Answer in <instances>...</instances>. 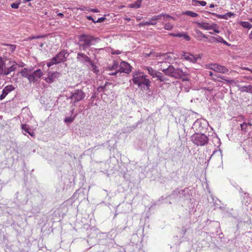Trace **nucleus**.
<instances>
[{
  "label": "nucleus",
  "instance_id": "1",
  "mask_svg": "<svg viewBox=\"0 0 252 252\" xmlns=\"http://www.w3.org/2000/svg\"><path fill=\"white\" fill-rule=\"evenodd\" d=\"M147 77V76L142 72L135 71L133 73L132 81L141 89H144L145 87H146L147 90H148L151 82Z\"/></svg>",
  "mask_w": 252,
  "mask_h": 252
},
{
  "label": "nucleus",
  "instance_id": "2",
  "mask_svg": "<svg viewBox=\"0 0 252 252\" xmlns=\"http://www.w3.org/2000/svg\"><path fill=\"white\" fill-rule=\"evenodd\" d=\"M100 40L98 38H95L90 35L82 34L79 39V46L80 49L86 50L92 45L94 44Z\"/></svg>",
  "mask_w": 252,
  "mask_h": 252
},
{
  "label": "nucleus",
  "instance_id": "3",
  "mask_svg": "<svg viewBox=\"0 0 252 252\" xmlns=\"http://www.w3.org/2000/svg\"><path fill=\"white\" fill-rule=\"evenodd\" d=\"M163 72L165 75L173 77L175 79L182 78V76L186 75L185 72H184L180 68H175L173 66L169 65L166 69H163Z\"/></svg>",
  "mask_w": 252,
  "mask_h": 252
},
{
  "label": "nucleus",
  "instance_id": "4",
  "mask_svg": "<svg viewBox=\"0 0 252 252\" xmlns=\"http://www.w3.org/2000/svg\"><path fill=\"white\" fill-rule=\"evenodd\" d=\"M68 56L69 54L68 52L64 50L62 51L57 54L54 57L52 58L47 63V65L48 67H50L54 64H56L64 62Z\"/></svg>",
  "mask_w": 252,
  "mask_h": 252
},
{
  "label": "nucleus",
  "instance_id": "5",
  "mask_svg": "<svg viewBox=\"0 0 252 252\" xmlns=\"http://www.w3.org/2000/svg\"><path fill=\"white\" fill-rule=\"evenodd\" d=\"M192 142L197 146H202L208 142V137L204 134L195 133L191 137Z\"/></svg>",
  "mask_w": 252,
  "mask_h": 252
},
{
  "label": "nucleus",
  "instance_id": "6",
  "mask_svg": "<svg viewBox=\"0 0 252 252\" xmlns=\"http://www.w3.org/2000/svg\"><path fill=\"white\" fill-rule=\"evenodd\" d=\"M85 96V93L82 90L78 89L72 92L68 99H70L71 103L75 105V103L81 101Z\"/></svg>",
  "mask_w": 252,
  "mask_h": 252
},
{
  "label": "nucleus",
  "instance_id": "7",
  "mask_svg": "<svg viewBox=\"0 0 252 252\" xmlns=\"http://www.w3.org/2000/svg\"><path fill=\"white\" fill-rule=\"evenodd\" d=\"M182 57L186 61L190 62L192 63H196L198 59H201L200 55H193L189 53L186 52H183Z\"/></svg>",
  "mask_w": 252,
  "mask_h": 252
},
{
  "label": "nucleus",
  "instance_id": "8",
  "mask_svg": "<svg viewBox=\"0 0 252 252\" xmlns=\"http://www.w3.org/2000/svg\"><path fill=\"white\" fill-rule=\"evenodd\" d=\"M8 63L10 66L7 68L4 67V76L9 75L12 72L15 71L17 69L18 64L14 60H10Z\"/></svg>",
  "mask_w": 252,
  "mask_h": 252
},
{
  "label": "nucleus",
  "instance_id": "9",
  "mask_svg": "<svg viewBox=\"0 0 252 252\" xmlns=\"http://www.w3.org/2000/svg\"><path fill=\"white\" fill-rule=\"evenodd\" d=\"M209 68L221 73H226L228 71V69L225 66L217 63L210 64Z\"/></svg>",
  "mask_w": 252,
  "mask_h": 252
},
{
  "label": "nucleus",
  "instance_id": "10",
  "mask_svg": "<svg viewBox=\"0 0 252 252\" xmlns=\"http://www.w3.org/2000/svg\"><path fill=\"white\" fill-rule=\"evenodd\" d=\"M1 50H5V52L3 54H5V57L7 55H10L16 49V45L14 44H1Z\"/></svg>",
  "mask_w": 252,
  "mask_h": 252
},
{
  "label": "nucleus",
  "instance_id": "11",
  "mask_svg": "<svg viewBox=\"0 0 252 252\" xmlns=\"http://www.w3.org/2000/svg\"><path fill=\"white\" fill-rule=\"evenodd\" d=\"M205 127V122L201 120H197L193 123L192 128L194 131L201 132L204 130Z\"/></svg>",
  "mask_w": 252,
  "mask_h": 252
},
{
  "label": "nucleus",
  "instance_id": "12",
  "mask_svg": "<svg viewBox=\"0 0 252 252\" xmlns=\"http://www.w3.org/2000/svg\"><path fill=\"white\" fill-rule=\"evenodd\" d=\"M43 73L40 69H37L33 73L30 74V76L28 77V80L30 82H35L37 81L42 75Z\"/></svg>",
  "mask_w": 252,
  "mask_h": 252
},
{
  "label": "nucleus",
  "instance_id": "13",
  "mask_svg": "<svg viewBox=\"0 0 252 252\" xmlns=\"http://www.w3.org/2000/svg\"><path fill=\"white\" fill-rule=\"evenodd\" d=\"M60 76V73L58 72H49L48 77L45 78V81L48 83H51L55 81Z\"/></svg>",
  "mask_w": 252,
  "mask_h": 252
},
{
  "label": "nucleus",
  "instance_id": "14",
  "mask_svg": "<svg viewBox=\"0 0 252 252\" xmlns=\"http://www.w3.org/2000/svg\"><path fill=\"white\" fill-rule=\"evenodd\" d=\"M77 60L78 62L83 63H88L89 64L92 61L91 59L87 56L86 54L78 52L77 53Z\"/></svg>",
  "mask_w": 252,
  "mask_h": 252
},
{
  "label": "nucleus",
  "instance_id": "15",
  "mask_svg": "<svg viewBox=\"0 0 252 252\" xmlns=\"http://www.w3.org/2000/svg\"><path fill=\"white\" fill-rule=\"evenodd\" d=\"M131 67L129 64L125 62H122L120 64L119 71L128 73L131 71Z\"/></svg>",
  "mask_w": 252,
  "mask_h": 252
},
{
  "label": "nucleus",
  "instance_id": "16",
  "mask_svg": "<svg viewBox=\"0 0 252 252\" xmlns=\"http://www.w3.org/2000/svg\"><path fill=\"white\" fill-rule=\"evenodd\" d=\"M15 89V87L11 85H7L2 90V92L0 96V99L2 100L5 98V97L11 91H13Z\"/></svg>",
  "mask_w": 252,
  "mask_h": 252
},
{
  "label": "nucleus",
  "instance_id": "17",
  "mask_svg": "<svg viewBox=\"0 0 252 252\" xmlns=\"http://www.w3.org/2000/svg\"><path fill=\"white\" fill-rule=\"evenodd\" d=\"M166 75L163 74V73L158 71L157 75L155 76V78H156V80L160 82H162L164 84L167 83V82L169 81V79L167 78L165 76Z\"/></svg>",
  "mask_w": 252,
  "mask_h": 252
},
{
  "label": "nucleus",
  "instance_id": "18",
  "mask_svg": "<svg viewBox=\"0 0 252 252\" xmlns=\"http://www.w3.org/2000/svg\"><path fill=\"white\" fill-rule=\"evenodd\" d=\"M30 69L27 68H24L16 74H13V75H12V77L14 78L15 76L17 77L18 76L19 74H20L22 75V76L25 78H27V79H28V77L30 76Z\"/></svg>",
  "mask_w": 252,
  "mask_h": 252
},
{
  "label": "nucleus",
  "instance_id": "19",
  "mask_svg": "<svg viewBox=\"0 0 252 252\" xmlns=\"http://www.w3.org/2000/svg\"><path fill=\"white\" fill-rule=\"evenodd\" d=\"M197 25L200 28L205 30H211L214 29V23L210 24L206 22L197 23Z\"/></svg>",
  "mask_w": 252,
  "mask_h": 252
},
{
  "label": "nucleus",
  "instance_id": "20",
  "mask_svg": "<svg viewBox=\"0 0 252 252\" xmlns=\"http://www.w3.org/2000/svg\"><path fill=\"white\" fill-rule=\"evenodd\" d=\"M21 123H25V124H21V127L22 130V133L26 135L30 131V126L26 124L27 122L25 121L24 119L22 120Z\"/></svg>",
  "mask_w": 252,
  "mask_h": 252
},
{
  "label": "nucleus",
  "instance_id": "21",
  "mask_svg": "<svg viewBox=\"0 0 252 252\" xmlns=\"http://www.w3.org/2000/svg\"><path fill=\"white\" fill-rule=\"evenodd\" d=\"M170 35L173 37H183L185 40L187 41H189L190 40V37L185 32L178 33H171L170 34Z\"/></svg>",
  "mask_w": 252,
  "mask_h": 252
},
{
  "label": "nucleus",
  "instance_id": "22",
  "mask_svg": "<svg viewBox=\"0 0 252 252\" xmlns=\"http://www.w3.org/2000/svg\"><path fill=\"white\" fill-rule=\"evenodd\" d=\"M145 70H146L148 73L152 76L153 78H155V76L157 75L158 72V71L154 69L152 67L150 66H145L144 67Z\"/></svg>",
  "mask_w": 252,
  "mask_h": 252
},
{
  "label": "nucleus",
  "instance_id": "23",
  "mask_svg": "<svg viewBox=\"0 0 252 252\" xmlns=\"http://www.w3.org/2000/svg\"><path fill=\"white\" fill-rule=\"evenodd\" d=\"M169 63L167 62H158V64L159 66V69L163 72V69H166Z\"/></svg>",
  "mask_w": 252,
  "mask_h": 252
},
{
  "label": "nucleus",
  "instance_id": "24",
  "mask_svg": "<svg viewBox=\"0 0 252 252\" xmlns=\"http://www.w3.org/2000/svg\"><path fill=\"white\" fill-rule=\"evenodd\" d=\"M211 38L213 39H214L215 41H216L218 42L223 43H224L225 45H228V42H227L226 41H225L223 39L222 37H221V36H220L219 35H217V36H213V37H211Z\"/></svg>",
  "mask_w": 252,
  "mask_h": 252
},
{
  "label": "nucleus",
  "instance_id": "25",
  "mask_svg": "<svg viewBox=\"0 0 252 252\" xmlns=\"http://www.w3.org/2000/svg\"><path fill=\"white\" fill-rule=\"evenodd\" d=\"M76 116L77 114L74 115H71L70 117H65L64 119V122L67 124L71 123L74 121Z\"/></svg>",
  "mask_w": 252,
  "mask_h": 252
},
{
  "label": "nucleus",
  "instance_id": "26",
  "mask_svg": "<svg viewBox=\"0 0 252 252\" xmlns=\"http://www.w3.org/2000/svg\"><path fill=\"white\" fill-rule=\"evenodd\" d=\"M4 63L2 58L0 56V76H4Z\"/></svg>",
  "mask_w": 252,
  "mask_h": 252
},
{
  "label": "nucleus",
  "instance_id": "27",
  "mask_svg": "<svg viewBox=\"0 0 252 252\" xmlns=\"http://www.w3.org/2000/svg\"><path fill=\"white\" fill-rule=\"evenodd\" d=\"M182 15H186L193 18L196 17L198 15L197 13L192 12L191 11H184L182 12Z\"/></svg>",
  "mask_w": 252,
  "mask_h": 252
},
{
  "label": "nucleus",
  "instance_id": "28",
  "mask_svg": "<svg viewBox=\"0 0 252 252\" xmlns=\"http://www.w3.org/2000/svg\"><path fill=\"white\" fill-rule=\"evenodd\" d=\"M241 26H242L243 28H247L248 29H250L252 28V25L251 24L248 22H244L242 21L240 23Z\"/></svg>",
  "mask_w": 252,
  "mask_h": 252
},
{
  "label": "nucleus",
  "instance_id": "29",
  "mask_svg": "<svg viewBox=\"0 0 252 252\" xmlns=\"http://www.w3.org/2000/svg\"><path fill=\"white\" fill-rule=\"evenodd\" d=\"M192 4L194 5H197L198 4L201 5V6H204L206 5V2L205 1H201L198 0H192Z\"/></svg>",
  "mask_w": 252,
  "mask_h": 252
},
{
  "label": "nucleus",
  "instance_id": "30",
  "mask_svg": "<svg viewBox=\"0 0 252 252\" xmlns=\"http://www.w3.org/2000/svg\"><path fill=\"white\" fill-rule=\"evenodd\" d=\"M242 91L252 94V86L249 85L243 87L242 88Z\"/></svg>",
  "mask_w": 252,
  "mask_h": 252
},
{
  "label": "nucleus",
  "instance_id": "31",
  "mask_svg": "<svg viewBox=\"0 0 252 252\" xmlns=\"http://www.w3.org/2000/svg\"><path fill=\"white\" fill-rule=\"evenodd\" d=\"M161 17H163V20L165 21H168L170 19L175 20L174 17L165 13H161Z\"/></svg>",
  "mask_w": 252,
  "mask_h": 252
},
{
  "label": "nucleus",
  "instance_id": "32",
  "mask_svg": "<svg viewBox=\"0 0 252 252\" xmlns=\"http://www.w3.org/2000/svg\"><path fill=\"white\" fill-rule=\"evenodd\" d=\"M118 67H119L118 63L116 61H114L113 63V65L111 66H109L108 67V69L110 70H118L119 69Z\"/></svg>",
  "mask_w": 252,
  "mask_h": 252
},
{
  "label": "nucleus",
  "instance_id": "33",
  "mask_svg": "<svg viewBox=\"0 0 252 252\" xmlns=\"http://www.w3.org/2000/svg\"><path fill=\"white\" fill-rule=\"evenodd\" d=\"M215 78L217 79V78H220L222 80H223L226 81L228 83H232L233 80L227 79L225 76H221L219 74H215Z\"/></svg>",
  "mask_w": 252,
  "mask_h": 252
},
{
  "label": "nucleus",
  "instance_id": "34",
  "mask_svg": "<svg viewBox=\"0 0 252 252\" xmlns=\"http://www.w3.org/2000/svg\"><path fill=\"white\" fill-rule=\"evenodd\" d=\"M89 64L91 66L92 71L94 73L97 74L99 71L98 67L94 64L92 61L89 63Z\"/></svg>",
  "mask_w": 252,
  "mask_h": 252
},
{
  "label": "nucleus",
  "instance_id": "35",
  "mask_svg": "<svg viewBox=\"0 0 252 252\" xmlns=\"http://www.w3.org/2000/svg\"><path fill=\"white\" fill-rule=\"evenodd\" d=\"M141 6L140 1H136L133 3L129 4V7L132 8H138Z\"/></svg>",
  "mask_w": 252,
  "mask_h": 252
},
{
  "label": "nucleus",
  "instance_id": "36",
  "mask_svg": "<svg viewBox=\"0 0 252 252\" xmlns=\"http://www.w3.org/2000/svg\"><path fill=\"white\" fill-rule=\"evenodd\" d=\"M173 28V25H171L169 23H165L164 25V29L166 30L171 31Z\"/></svg>",
  "mask_w": 252,
  "mask_h": 252
},
{
  "label": "nucleus",
  "instance_id": "37",
  "mask_svg": "<svg viewBox=\"0 0 252 252\" xmlns=\"http://www.w3.org/2000/svg\"><path fill=\"white\" fill-rule=\"evenodd\" d=\"M82 10H87L88 11H91L95 13H98L99 12V10L97 8H88L87 7H84L81 9Z\"/></svg>",
  "mask_w": 252,
  "mask_h": 252
},
{
  "label": "nucleus",
  "instance_id": "38",
  "mask_svg": "<svg viewBox=\"0 0 252 252\" xmlns=\"http://www.w3.org/2000/svg\"><path fill=\"white\" fill-rule=\"evenodd\" d=\"M241 126V130L244 132H247L248 131V129H247V124L246 123H243L242 124H241L240 125Z\"/></svg>",
  "mask_w": 252,
  "mask_h": 252
},
{
  "label": "nucleus",
  "instance_id": "39",
  "mask_svg": "<svg viewBox=\"0 0 252 252\" xmlns=\"http://www.w3.org/2000/svg\"><path fill=\"white\" fill-rule=\"evenodd\" d=\"M157 23L156 22H152V20H151V21H147L145 23H140V25H156Z\"/></svg>",
  "mask_w": 252,
  "mask_h": 252
},
{
  "label": "nucleus",
  "instance_id": "40",
  "mask_svg": "<svg viewBox=\"0 0 252 252\" xmlns=\"http://www.w3.org/2000/svg\"><path fill=\"white\" fill-rule=\"evenodd\" d=\"M161 18V14L157 15V16H154L151 18V20L152 21H158L160 20Z\"/></svg>",
  "mask_w": 252,
  "mask_h": 252
},
{
  "label": "nucleus",
  "instance_id": "41",
  "mask_svg": "<svg viewBox=\"0 0 252 252\" xmlns=\"http://www.w3.org/2000/svg\"><path fill=\"white\" fill-rule=\"evenodd\" d=\"M214 29H212L211 30H213L214 32L217 33H220V31L218 29L217 25L215 23H214Z\"/></svg>",
  "mask_w": 252,
  "mask_h": 252
},
{
  "label": "nucleus",
  "instance_id": "42",
  "mask_svg": "<svg viewBox=\"0 0 252 252\" xmlns=\"http://www.w3.org/2000/svg\"><path fill=\"white\" fill-rule=\"evenodd\" d=\"M19 3H13L11 4V7L14 9H17L19 7Z\"/></svg>",
  "mask_w": 252,
  "mask_h": 252
},
{
  "label": "nucleus",
  "instance_id": "43",
  "mask_svg": "<svg viewBox=\"0 0 252 252\" xmlns=\"http://www.w3.org/2000/svg\"><path fill=\"white\" fill-rule=\"evenodd\" d=\"M105 86L106 85L103 86H101L98 87L97 88V91L99 92H104V89L105 88Z\"/></svg>",
  "mask_w": 252,
  "mask_h": 252
},
{
  "label": "nucleus",
  "instance_id": "44",
  "mask_svg": "<svg viewBox=\"0 0 252 252\" xmlns=\"http://www.w3.org/2000/svg\"><path fill=\"white\" fill-rule=\"evenodd\" d=\"M209 75L212 77V79L214 81H217V79L215 78V74L211 71L209 72Z\"/></svg>",
  "mask_w": 252,
  "mask_h": 252
},
{
  "label": "nucleus",
  "instance_id": "45",
  "mask_svg": "<svg viewBox=\"0 0 252 252\" xmlns=\"http://www.w3.org/2000/svg\"><path fill=\"white\" fill-rule=\"evenodd\" d=\"M169 54H170V53H169ZM163 55L165 57V59H172V57H171L170 55H168V53L164 54Z\"/></svg>",
  "mask_w": 252,
  "mask_h": 252
},
{
  "label": "nucleus",
  "instance_id": "46",
  "mask_svg": "<svg viewBox=\"0 0 252 252\" xmlns=\"http://www.w3.org/2000/svg\"><path fill=\"white\" fill-rule=\"evenodd\" d=\"M105 18L101 17L100 18H98L96 22H97V23H101L103 22L105 20Z\"/></svg>",
  "mask_w": 252,
  "mask_h": 252
},
{
  "label": "nucleus",
  "instance_id": "47",
  "mask_svg": "<svg viewBox=\"0 0 252 252\" xmlns=\"http://www.w3.org/2000/svg\"><path fill=\"white\" fill-rule=\"evenodd\" d=\"M121 52L119 50H115L112 52V54L114 55H119L120 54Z\"/></svg>",
  "mask_w": 252,
  "mask_h": 252
},
{
  "label": "nucleus",
  "instance_id": "48",
  "mask_svg": "<svg viewBox=\"0 0 252 252\" xmlns=\"http://www.w3.org/2000/svg\"><path fill=\"white\" fill-rule=\"evenodd\" d=\"M119 72H120L119 71V69H118V70H116V71H115L114 72L109 73V74L110 75H116Z\"/></svg>",
  "mask_w": 252,
  "mask_h": 252
},
{
  "label": "nucleus",
  "instance_id": "49",
  "mask_svg": "<svg viewBox=\"0 0 252 252\" xmlns=\"http://www.w3.org/2000/svg\"><path fill=\"white\" fill-rule=\"evenodd\" d=\"M199 34L200 35V36L201 37H202L203 38H208V37L205 35L204 34V33H203L202 32H199Z\"/></svg>",
  "mask_w": 252,
  "mask_h": 252
},
{
  "label": "nucleus",
  "instance_id": "50",
  "mask_svg": "<svg viewBox=\"0 0 252 252\" xmlns=\"http://www.w3.org/2000/svg\"><path fill=\"white\" fill-rule=\"evenodd\" d=\"M86 18H87L88 20H91V21L93 20V19H94V18H92V16H86Z\"/></svg>",
  "mask_w": 252,
  "mask_h": 252
},
{
  "label": "nucleus",
  "instance_id": "51",
  "mask_svg": "<svg viewBox=\"0 0 252 252\" xmlns=\"http://www.w3.org/2000/svg\"><path fill=\"white\" fill-rule=\"evenodd\" d=\"M28 134H29L32 137H34L35 136L34 132L31 131L28 133Z\"/></svg>",
  "mask_w": 252,
  "mask_h": 252
},
{
  "label": "nucleus",
  "instance_id": "52",
  "mask_svg": "<svg viewBox=\"0 0 252 252\" xmlns=\"http://www.w3.org/2000/svg\"><path fill=\"white\" fill-rule=\"evenodd\" d=\"M57 15L61 18H63L64 17L63 14L62 13H58Z\"/></svg>",
  "mask_w": 252,
  "mask_h": 252
},
{
  "label": "nucleus",
  "instance_id": "53",
  "mask_svg": "<svg viewBox=\"0 0 252 252\" xmlns=\"http://www.w3.org/2000/svg\"><path fill=\"white\" fill-rule=\"evenodd\" d=\"M70 109H71L70 112H71V114H72L74 111V108L72 107V106H71L70 107Z\"/></svg>",
  "mask_w": 252,
  "mask_h": 252
},
{
  "label": "nucleus",
  "instance_id": "54",
  "mask_svg": "<svg viewBox=\"0 0 252 252\" xmlns=\"http://www.w3.org/2000/svg\"><path fill=\"white\" fill-rule=\"evenodd\" d=\"M24 66H25V63H22L21 64H18V67H23Z\"/></svg>",
  "mask_w": 252,
  "mask_h": 252
},
{
  "label": "nucleus",
  "instance_id": "55",
  "mask_svg": "<svg viewBox=\"0 0 252 252\" xmlns=\"http://www.w3.org/2000/svg\"><path fill=\"white\" fill-rule=\"evenodd\" d=\"M189 88H186V87L184 88V91L187 92H188L189 91Z\"/></svg>",
  "mask_w": 252,
  "mask_h": 252
},
{
  "label": "nucleus",
  "instance_id": "56",
  "mask_svg": "<svg viewBox=\"0 0 252 252\" xmlns=\"http://www.w3.org/2000/svg\"><path fill=\"white\" fill-rule=\"evenodd\" d=\"M249 38L251 39H252V32H251L250 33V34L249 35Z\"/></svg>",
  "mask_w": 252,
  "mask_h": 252
},
{
  "label": "nucleus",
  "instance_id": "57",
  "mask_svg": "<svg viewBox=\"0 0 252 252\" xmlns=\"http://www.w3.org/2000/svg\"><path fill=\"white\" fill-rule=\"evenodd\" d=\"M182 80L183 81H189V79L187 78H183Z\"/></svg>",
  "mask_w": 252,
  "mask_h": 252
},
{
  "label": "nucleus",
  "instance_id": "58",
  "mask_svg": "<svg viewBox=\"0 0 252 252\" xmlns=\"http://www.w3.org/2000/svg\"><path fill=\"white\" fill-rule=\"evenodd\" d=\"M23 0L24 2H27L31 1V0Z\"/></svg>",
  "mask_w": 252,
  "mask_h": 252
},
{
  "label": "nucleus",
  "instance_id": "59",
  "mask_svg": "<svg viewBox=\"0 0 252 252\" xmlns=\"http://www.w3.org/2000/svg\"><path fill=\"white\" fill-rule=\"evenodd\" d=\"M210 7L211 8L214 7V5L213 4H211L210 5Z\"/></svg>",
  "mask_w": 252,
  "mask_h": 252
},
{
  "label": "nucleus",
  "instance_id": "60",
  "mask_svg": "<svg viewBox=\"0 0 252 252\" xmlns=\"http://www.w3.org/2000/svg\"><path fill=\"white\" fill-rule=\"evenodd\" d=\"M13 80L15 81V82H17L18 81L17 78H14Z\"/></svg>",
  "mask_w": 252,
  "mask_h": 252
},
{
  "label": "nucleus",
  "instance_id": "61",
  "mask_svg": "<svg viewBox=\"0 0 252 252\" xmlns=\"http://www.w3.org/2000/svg\"><path fill=\"white\" fill-rule=\"evenodd\" d=\"M245 69H247V70H250V71H251L252 72V71L250 68H249L247 67V68H246Z\"/></svg>",
  "mask_w": 252,
  "mask_h": 252
},
{
  "label": "nucleus",
  "instance_id": "62",
  "mask_svg": "<svg viewBox=\"0 0 252 252\" xmlns=\"http://www.w3.org/2000/svg\"><path fill=\"white\" fill-rule=\"evenodd\" d=\"M92 21L94 23H97V22H96V21H95V20H94V19H93V20H92Z\"/></svg>",
  "mask_w": 252,
  "mask_h": 252
},
{
  "label": "nucleus",
  "instance_id": "63",
  "mask_svg": "<svg viewBox=\"0 0 252 252\" xmlns=\"http://www.w3.org/2000/svg\"><path fill=\"white\" fill-rule=\"evenodd\" d=\"M252 125L251 123H250L247 124V126H252Z\"/></svg>",
  "mask_w": 252,
  "mask_h": 252
},
{
  "label": "nucleus",
  "instance_id": "64",
  "mask_svg": "<svg viewBox=\"0 0 252 252\" xmlns=\"http://www.w3.org/2000/svg\"><path fill=\"white\" fill-rule=\"evenodd\" d=\"M228 14H229V15H232L233 14L231 13V12L228 13Z\"/></svg>",
  "mask_w": 252,
  "mask_h": 252
}]
</instances>
